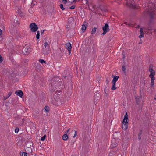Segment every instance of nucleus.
Segmentation results:
<instances>
[{
    "label": "nucleus",
    "instance_id": "nucleus-36",
    "mask_svg": "<svg viewBox=\"0 0 156 156\" xmlns=\"http://www.w3.org/2000/svg\"><path fill=\"white\" fill-rule=\"evenodd\" d=\"M45 138H46V136L44 135V136H43V137H41V140L42 141H44L45 140Z\"/></svg>",
    "mask_w": 156,
    "mask_h": 156
},
{
    "label": "nucleus",
    "instance_id": "nucleus-29",
    "mask_svg": "<svg viewBox=\"0 0 156 156\" xmlns=\"http://www.w3.org/2000/svg\"><path fill=\"white\" fill-rule=\"evenodd\" d=\"M40 37V32L39 31H38L37 33V35L36 37L37 39H39Z\"/></svg>",
    "mask_w": 156,
    "mask_h": 156
},
{
    "label": "nucleus",
    "instance_id": "nucleus-19",
    "mask_svg": "<svg viewBox=\"0 0 156 156\" xmlns=\"http://www.w3.org/2000/svg\"><path fill=\"white\" fill-rule=\"evenodd\" d=\"M154 13L153 11H151L149 12V15L151 19H152L154 18Z\"/></svg>",
    "mask_w": 156,
    "mask_h": 156
},
{
    "label": "nucleus",
    "instance_id": "nucleus-39",
    "mask_svg": "<svg viewBox=\"0 0 156 156\" xmlns=\"http://www.w3.org/2000/svg\"><path fill=\"white\" fill-rule=\"evenodd\" d=\"M103 30V33L102 34L104 35L107 32H108V30Z\"/></svg>",
    "mask_w": 156,
    "mask_h": 156
},
{
    "label": "nucleus",
    "instance_id": "nucleus-9",
    "mask_svg": "<svg viewBox=\"0 0 156 156\" xmlns=\"http://www.w3.org/2000/svg\"><path fill=\"white\" fill-rule=\"evenodd\" d=\"M15 93L18 96H19L20 97L22 98L23 95V92L21 90H18L16 91Z\"/></svg>",
    "mask_w": 156,
    "mask_h": 156
},
{
    "label": "nucleus",
    "instance_id": "nucleus-14",
    "mask_svg": "<svg viewBox=\"0 0 156 156\" xmlns=\"http://www.w3.org/2000/svg\"><path fill=\"white\" fill-rule=\"evenodd\" d=\"M87 26V23H86L85 22H84L83 23V24L82 25L81 29L85 31L86 29V27Z\"/></svg>",
    "mask_w": 156,
    "mask_h": 156
},
{
    "label": "nucleus",
    "instance_id": "nucleus-49",
    "mask_svg": "<svg viewBox=\"0 0 156 156\" xmlns=\"http://www.w3.org/2000/svg\"><path fill=\"white\" fill-rule=\"evenodd\" d=\"M2 34V30L0 29V35H1Z\"/></svg>",
    "mask_w": 156,
    "mask_h": 156
},
{
    "label": "nucleus",
    "instance_id": "nucleus-23",
    "mask_svg": "<svg viewBox=\"0 0 156 156\" xmlns=\"http://www.w3.org/2000/svg\"><path fill=\"white\" fill-rule=\"evenodd\" d=\"M74 20L73 18L72 17H70V18L68 19V23L69 24H71V23Z\"/></svg>",
    "mask_w": 156,
    "mask_h": 156
},
{
    "label": "nucleus",
    "instance_id": "nucleus-20",
    "mask_svg": "<svg viewBox=\"0 0 156 156\" xmlns=\"http://www.w3.org/2000/svg\"><path fill=\"white\" fill-rule=\"evenodd\" d=\"M28 60L27 59H23L22 62V64L23 65H25L28 62Z\"/></svg>",
    "mask_w": 156,
    "mask_h": 156
},
{
    "label": "nucleus",
    "instance_id": "nucleus-5",
    "mask_svg": "<svg viewBox=\"0 0 156 156\" xmlns=\"http://www.w3.org/2000/svg\"><path fill=\"white\" fill-rule=\"evenodd\" d=\"M128 120H125L124 122L123 120L122 128L124 130H126L128 128Z\"/></svg>",
    "mask_w": 156,
    "mask_h": 156
},
{
    "label": "nucleus",
    "instance_id": "nucleus-55",
    "mask_svg": "<svg viewBox=\"0 0 156 156\" xmlns=\"http://www.w3.org/2000/svg\"><path fill=\"white\" fill-rule=\"evenodd\" d=\"M105 94V96L106 97H108V94L107 93L106 94Z\"/></svg>",
    "mask_w": 156,
    "mask_h": 156
},
{
    "label": "nucleus",
    "instance_id": "nucleus-24",
    "mask_svg": "<svg viewBox=\"0 0 156 156\" xmlns=\"http://www.w3.org/2000/svg\"><path fill=\"white\" fill-rule=\"evenodd\" d=\"M12 94V92H9L8 95H7L6 96H4V100H6L10 96H11V94Z\"/></svg>",
    "mask_w": 156,
    "mask_h": 156
},
{
    "label": "nucleus",
    "instance_id": "nucleus-3",
    "mask_svg": "<svg viewBox=\"0 0 156 156\" xmlns=\"http://www.w3.org/2000/svg\"><path fill=\"white\" fill-rule=\"evenodd\" d=\"M150 74L149 75V77L151 79V85L152 87L154 85V80L155 79L154 76L155 75V72L154 70L150 72Z\"/></svg>",
    "mask_w": 156,
    "mask_h": 156
},
{
    "label": "nucleus",
    "instance_id": "nucleus-31",
    "mask_svg": "<svg viewBox=\"0 0 156 156\" xmlns=\"http://www.w3.org/2000/svg\"><path fill=\"white\" fill-rule=\"evenodd\" d=\"M39 61L40 62L41 64H42L44 63H46V62L43 59H42L41 58L40 59Z\"/></svg>",
    "mask_w": 156,
    "mask_h": 156
},
{
    "label": "nucleus",
    "instance_id": "nucleus-45",
    "mask_svg": "<svg viewBox=\"0 0 156 156\" xmlns=\"http://www.w3.org/2000/svg\"><path fill=\"white\" fill-rule=\"evenodd\" d=\"M144 36V34H140L139 36V38H142Z\"/></svg>",
    "mask_w": 156,
    "mask_h": 156
},
{
    "label": "nucleus",
    "instance_id": "nucleus-62",
    "mask_svg": "<svg viewBox=\"0 0 156 156\" xmlns=\"http://www.w3.org/2000/svg\"><path fill=\"white\" fill-rule=\"evenodd\" d=\"M154 99H155V100H156V98H155V97H154Z\"/></svg>",
    "mask_w": 156,
    "mask_h": 156
},
{
    "label": "nucleus",
    "instance_id": "nucleus-35",
    "mask_svg": "<svg viewBox=\"0 0 156 156\" xmlns=\"http://www.w3.org/2000/svg\"><path fill=\"white\" fill-rule=\"evenodd\" d=\"M60 7L61 8V9L62 10H63L65 9V8L63 7V5L62 4H60Z\"/></svg>",
    "mask_w": 156,
    "mask_h": 156
},
{
    "label": "nucleus",
    "instance_id": "nucleus-38",
    "mask_svg": "<svg viewBox=\"0 0 156 156\" xmlns=\"http://www.w3.org/2000/svg\"><path fill=\"white\" fill-rule=\"evenodd\" d=\"M3 60V59L0 54V63H1Z\"/></svg>",
    "mask_w": 156,
    "mask_h": 156
},
{
    "label": "nucleus",
    "instance_id": "nucleus-58",
    "mask_svg": "<svg viewBox=\"0 0 156 156\" xmlns=\"http://www.w3.org/2000/svg\"><path fill=\"white\" fill-rule=\"evenodd\" d=\"M142 85H143V86H144V83H142Z\"/></svg>",
    "mask_w": 156,
    "mask_h": 156
},
{
    "label": "nucleus",
    "instance_id": "nucleus-61",
    "mask_svg": "<svg viewBox=\"0 0 156 156\" xmlns=\"http://www.w3.org/2000/svg\"><path fill=\"white\" fill-rule=\"evenodd\" d=\"M66 76H64V78H65V79L66 78Z\"/></svg>",
    "mask_w": 156,
    "mask_h": 156
},
{
    "label": "nucleus",
    "instance_id": "nucleus-54",
    "mask_svg": "<svg viewBox=\"0 0 156 156\" xmlns=\"http://www.w3.org/2000/svg\"><path fill=\"white\" fill-rule=\"evenodd\" d=\"M140 27V26L139 25H138L136 27V28H139Z\"/></svg>",
    "mask_w": 156,
    "mask_h": 156
},
{
    "label": "nucleus",
    "instance_id": "nucleus-59",
    "mask_svg": "<svg viewBox=\"0 0 156 156\" xmlns=\"http://www.w3.org/2000/svg\"><path fill=\"white\" fill-rule=\"evenodd\" d=\"M68 26H69V23L68 24V25H67L66 27H67V28H69V27H68Z\"/></svg>",
    "mask_w": 156,
    "mask_h": 156
},
{
    "label": "nucleus",
    "instance_id": "nucleus-32",
    "mask_svg": "<svg viewBox=\"0 0 156 156\" xmlns=\"http://www.w3.org/2000/svg\"><path fill=\"white\" fill-rule=\"evenodd\" d=\"M122 70L124 73L126 72L125 71L126 70V68L125 66H124L123 65L122 66Z\"/></svg>",
    "mask_w": 156,
    "mask_h": 156
},
{
    "label": "nucleus",
    "instance_id": "nucleus-53",
    "mask_svg": "<svg viewBox=\"0 0 156 156\" xmlns=\"http://www.w3.org/2000/svg\"><path fill=\"white\" fill-rule=\"evenodd\" d=\"M126 25H129V26H130L131 25L130 24H127V23L126 22ZM124 24H126V23H124Z\"/></svg>",
    "mask_w": 156,
    "mask_h": 156
},
{
    "label": "nucleus",
    "instance_id": "nucleus-2",
    "mask_svg": "<svg viewBox=\"0 0 156 156\" xmlns=\"http://www.w3.org/2000/svg\"><path fill=\"white\" fill-rule=\"evenodd\" d=\"M31 51V48H30L29 46L26 45L23 49V52L24 54H28Z\"/></svg>",
    "mask_w": 156,
    "mask_h": 156
},
{
    "label": "nucleus",
    "instance_id": "nucleus-27",
    "mask_svg": "<svg viewBox=\"0 0 156 156\" xmlns=\"http://www.w3.org/2000/svg\"><path fill=\"white\" fill-rule=\"evenodd\" d=\"M115 151H112L110 152L108 154V156H113L115 155Z\"/></svg>",
    "mask_w": 156,
    "mask_h": 156
},
{
    "label": "nucleus",
    "instance_id": "nucleus-52",
    "mask_svg": "<svg viewBox=\"0 0 156 156\" xmlns=\"http://www.w3.org/2000/svg\"><path fill=\"white\" fill-rule=\"evenodd\" d=\"M69 129L67 131H66V132H65V133H68V132L69 131Z\"/></svg>",
    "mask_w": 156,
    "mask_h": 156
},
{
    "label": "nucleus",
    "instance_id": "nucleus-16",
    "mask_svg": "<svg viewBox=\"0 0 156 156\" xmlns=\"http://www.w3.org/2000/svg\"><path fill=\"white\" fill-rule=\"evenodd\" d=\"M102 29L108 30V31L109 30V26L107 23H106L105 26L102 27Z\"/></svg>",
    "mask_w": 156,
    "mask_h": 156
},
{
    "label": "nucleus",
    "instance_id": "nucleus-7",
    "mask_svg": "<svg viewBox=\"0 0 156 156\" xmlns=\"http://www.w3.org/2000/svg\"><path fill=\"white\" fill-rule=\"evenodd\" d=\"M42 51L44 55H47L48 54L50 51L49 48H48V47L46 48L43 47Z\"/></svg>",
    "mask_w": 156,
    "mask_h": 156
},
{
    "label": "nucleus",
    "instance_id": "nucleus-10",
    "mask_svg": "<svg viewBox=\"0 0 156 156\" xmlns=\"http://www.w3.org/2000/svg\"><path fill=\"white\" fill-rule=\"evenodd\" d=\"M25 151L28 153H31L32 152V149L31 147H25Z\"/></svg>",
    "mask_w": 156,
    "mask_h": 156
},
{
    "label": "nucleus",
    "instance_id": "nucleus-48",
    "mask_svg": "<svg viewBox=\"0 0 156 156\" xmlns=\"http://www.w3.org/2000/svg\"><path fill=\"white\" fill-rule=\"evenodd\" d=\"M106 82L107 84H108L109 83V81L108 80V79H107L106 80Z\"/></svg>",
    "mask_w": 156,
    "mask_h": 156
},
{
    "label": "nucleus",
    "instance_id": "nucleus-64",
    "mask_svg": "<svg viewBox=\"0 0 156 156\" xmlns=\"http://www.w3.org/2000/svg\"><path fill=\"white\" fill-rule=\"evenodd\" d=\"M74 1H76L77 0H73Z\"/></svg>",
    "mask_w": 156,
    "mask_h": 156
},
{
    "label": "nucleus",
    "instance_id": "nucleus-42",
    "mask_svg": "<svg viewBox=\"0 0 156 156\" xmlns=\"http://www.w3.org/2000/svg\"><path fill=\"white\" fill-rule=\"evenodd\" d=\"M140 34H144L142 30V28H140Z\"/></svg>",
    "mask_w": 156,
    "mask_h": 156
},
{
    "label": "nucleus",
    "instance_id": "nucleus-37",
    "mask_svg": "<svg viewBox=\"0 0 156 156\" xmlns=\"http://www.w3.org/2000/svg\"><path fill=\"white\" fill-rule=\"evenodd\" d=\"M19 129L18 128H16L15 130V132L16 133H17L19 131Z\"/></svg>",
    "mask_w": 156,
    "mask_h": 156
},
{
    "label": "nucleus",
    "instance_id": "nucleus-30",
    "mask_svg": "<svg viewBox=\"0 0 156 156\" xmlns=\"http://www.w3.org/2000/svg\"><path fill=\"white\" fill-rule=\"evenodd\" d=\"M44 110L45 111L48 112L49 111V108L48 106H46L44 107Z\"/></svg>",
    "mask_w": 156,
    "mask_h": 156
},
{
    "label": "nucleus",
    "instance_id": "nucleus-1",
    "mask_svg": "<svg viewBox=\"0 0 156 156\" xmlns=\"http://www.w3.org/2000/svg\"><path fill=\"white\" fill-rule=\"evenodd\" d=\"M59 77L57 76L53 78L51 80V84L52 86H58L59 85V83H60L59 82Z\"/></svg>",
    "mask_w": 156,
    "mask_h": 156
},
{
    "label": "nucleus",
    "instance_id": "nucleus-22",
    "mask_svg": "<svg viewBox=\"0 0 156 156\" xmlns=\"http://www.w3.org/2000/svg\"><path fill=\"white\" fill-rule=\"evenodd\" d=\"M123 120L124 122L125 120H129L127 115V112L124 115Z\"/></svg>",
    "mask_w": 156,
    "mask_h": 156
},
{
    "label": "nucleus",
    "instance_id": "nucleus-56",
    "mask_svg": "<svg viewBox=\"0 0 156 156\" xmlns=\"http://www.w3.org/2000/svg\"><path fill=\"white\" fill-rule=\"evenodd\" d=\"M104 92H105V94H106V93H106V91H105V89Z\"/></svg>",
    "mask_w": 156,
    "mask_h": 156
},
{
    "label": "nucleus",
    "instance_id": "nucleus-4",
    "mask_svg": "<svg viewBox=\"0 0 156 156\" xmlns=\"http://www.w3.org/2000/svg\"><path fill=\"white\" fill-rule=\"evenodd\" d=\"M29 27L30 28V31L32 32H35L38 29V27L36 24L34 23H30L29 25Z\"/></svg>",
    "mask_w": 156,
    "mask_h": 156
},
{
    "label": "nucleus",
    "instance_id": "nucleus-63",
    "mask_svg": "<svg viewBox=\"0 0 156 156\" xmlns=\"http://www.w3.org/2000/svg\"><path fill=\"white\" fill-rule=\"evenodd\" d=\"M42 68L41 67H40L39 69H40Z\"/></svg>",
    "mask_w": 156,
    "mask_h": 156
},
{
    "label": "nucleus",
    "instance_id": "nucleus-51",
    "mask_svg": "<svg viewBox=\"0 0 156 156\" xmlns=\"http://www.w3.org/2000/svg\"><path fill=\"white\" fill-rule=\"evenodd\" d=\"M44 30H41V34H43L44 32Z\"/></svg>",
    "mask_w": 156,
    "mask_h": 156
},
{
    "label": "nucleus",
    "instance_id": "nucleus-44",
    "mask_svg": "<svg viewBox=\"0 0 156 156\" xmlns=\"http://www.w3.org/2000/svg\"><path fill=\"white\" fill-rule=\"evenodd\" d=\"M75 5H73L72 6H71V7H69V8L70 9H73L75 8Z\"/></svg>",
    "mask_w": 156,
    "mask_h": 156
},
{
    "label": "nucleus",
    "instance_id": "nucleus-41",
    "mask_svg": "<svg viewBox=\"0 0 156 156\" xmlns=\"http://www.w3.org/2000/svg\"><path fill=\"white\" fill-rule=\"evenodd\" d=\"M9 58L12 62H13V60L12 58V57L11 55H10V56H9Z\"/></svg>",
    "mask_w": 156,
    "mask_h": 156
},
{
    "label": "nucleus",
    "instance_id": "nucleus-46",
    "mask_svg": "<svg viewBox=\"0 0 156 156\" xmlns=\"http://www.w3.org/2000/svg\"><path fill=\"white\" fill-rule=\"evenodd\" d=\"M62 2L64 4H66L67 3V0H62Z\"/></svg>",
    "mask_w": 156,
    "mask_h": 156
},
{
    "label": "nucleus",
    "instance_id": "nucleus-21",
    "mask_svg": "<svg viewBox=\"0 0 156 156\" xmlns=\"http://www.w3.org/2000/svg\"><path fill=\"white\" fill-rule=\"evenodd\" d=\"M94 98L95 99H98L99 98V95L98 93H97V92H95L94 94Z\"/></svg>",
    "mask_w": 156,
    "mask_h": 156
},
{
    "label": "nucleus",
    "instance_id": "nucleus-6",
    "mask_svg": "<svg viewBox=\"0 0 156 156\" xmlns=\"http://www.w3.org/2000/svg\"><path fill=\"white\" fill-rule=\"evenodd\" d=\"M111 148L115 147L118 145V142L115 139L112 140L111 141Z\"/></svg>",
    "mask_w": 156,
    "mask_h": 156
},
{
    "label": "nucleus",
    "instance_id": "nucleus-40",
    "mask_svg": "<svg viewBox=\"0 0 156 156\" xmlns=\"http://www.w3.org/2000/svg\"><path fill=\"white\" fill-rule=\"evenodd\" d=\"M74 132H75V133H74V135L73 136V138L75 137L76 136L77 134V131L75 130Z\"/></svg>",
    "mask_w": 156,
    "mask_h": 156
},
{
    "label": "nucleus",
    "instance_id": "nucleus-8",
    "mask_svg": "<svg viewBox=\"0 0 156 156\" xmlns=\"http://www.w3.org/2000/svg\"><path fill=\"white\" fill-rule=\"evenodd\" d=\"M33 145V144L31 140H29L26 142L25 147H31Z\"/></svg>",
    "mask_w": 156,
    "mask_h": 156
},
{
    "label": "nucleus",
    "instance_id": "nucleus-33",
    "mask_svg": "<svg viewBox=\"0 0 156 156\" xmlns=\"http://www.w3.org/2000/svg\"><path fill=\"white\" fill-rule=\"evenodd\" d=\"M126 4L128 5H129L130 7H132L134 8H135V6H133V4L132 3H130V4H129V3L128 2H127Z\"/></svg>",
    "mask_w": 156,
    "mask_h": 156
},
{
    "label": "nucleus",
    "instance_id": "nucleus-13",
    "mask_svg": "<svg viewBox=\"0 0 156 156\" xmlns=\"http://www.w3.org/2000/svg\"><path fill=\"white\" fill-rule=\"evenodd\" d=\"M141 97V96H135V99L136 101V102L137 105H139L140 103V98Z\"/></svg>",
    "mask_w": 156,
    "mask_h": 156
},
{
    "label": "nucleus",
    "instance_id": "nucleus-50",
    "mask_svg": "<svg viewBox=\"0 0 156 156\" xmlns=\"http://www.w3.org/2000/svg\"><path fill=\"white\" fill-rule=\"evenodd\" d=\"M68 51L69 54H70L71 53V49H68Z\"/></svg>",
    "mask_w": 156,
    "mask_h": 156
},
{
    "label": "nucleus",
    "instance_id": "nucleus-60",
    "mask_svg": "<svg viewBox=\"0 0 156 156\" xmlns=\"http://www.w3.org/2000/svg\"><path fill=\"white\" fill-rule=\"evenodd\" d=\"M86 4H87V3H88V1L87 0H86Z\"/></svg>",
    "mask_w": 156,
    "mask_h": 156
},
{
    "label": "nucleus",
    "instance_id": "nucleus-26",
    "mask_svg": "<svg viewBox=\"0 0 156 156\" xmlns=\"http://www.w3.org/2000/svg\"><path fill=\"white\" fill-rule=\"evenodd\" d=\"M142 131L140 130L139 133L138 134V138L139 140L141 139V135L142 134Z\"/></svg>",
    "mask_w": 156,
    "mask_h": 156
},
{
    "label": "nucleus",
    "instance_id": "nucleus-34",
    "mask_svg": "<svg viewBox=\"0 0 156 156\" xmlns=\"http://www.w3.org/2000/svg\"><path fill=\"white\" fill-rule=\"evenodd\" d=\"M27 152H22L21 155V156H27Z\"/></svg>",
    "mask_w": 156,
    "mask_h": 156
},
{
    "label": "nucleus",
    "instance_id": "nucleus-11",
    "mask_svg": "<svg viewBox=\"0 0 156 156\" xmlns=\"http://www.w3.org/2000/svg\"><path fill=\"white\" fill-rule=\"evenodd\" d=\"M25 136V140L26 141L30 140L31 139V136L30 135L27 134L24 135Z\"/></svg>",
    "mask_w": 156,
    "mask_h": 156
},
{
    "label": "nucleus",
    "instance_id": "nucleus-12",
    "mask_svg": "<svg viewBox=\"0 0 156 156\" xmlns=\"http://www.w3.org/2000/svg\"><path fill=\"white\" fill-rule=\"evenodd\" d=\"M112 77L113 78L112 81L113 82H116L118 80V79L119 78V76H114L113 75H112Z\"/></svg>",
    "mask_w": 156,
    "mask_h": 156
},
{
    "label": "nucleus",
    "instance_id": "nucleus-43",
    "mask_svg": "<svg viewBox=\"0 0 156 156\" xmlns=\"http://www.w3.org/2000/svg\"><path fill=\"white\" fill-rule=\"evenodd\" d=\"M153 67V65L152 64H150L149 66V69H152Z\"/></svg>",
    "mask_w": 156,
    "mask_h": 156
},
{
    "label": "nucleus",
    "instance_id": "nucleus-47",
    "mask_svg": "<svg viewBox=\"0 0 156 156\" xmlns=\"http://www.w3.org/2000/svg\"><path fill=\"white\" fill-rule=\"evenodd\" d=\"M153 70H154L153 69V68L148 69L149 71L150 72H151Z\"/></svg>",
    "mask_w": 156,
    "mask_h": 156
},
{
    "label": "nucleus",
    "instance_id": "nucleus-25",
    "mask_svg": "<svg viewBox=\"0 0 156 156\" xmlns=\"http://www.w3.org/2000/svg\"><path fill=\"white\" fill-rule=\"evenodd\" d=\"M96 29H97V28L95 27L92 29V30L91 32V34H94L95 33L96 31Z\"/></svg>",
    "mask_w": 156,
    "mask_h": 156
},
{
    "label": "nucleus",
    "instance_id": "nucleus-18",
    "mask_svg": "<svg viewBox=\"0 0 156 156\" xmlns=\"http://www.w3.org/2000/svg\"><path fill=\"white\" fill-rule=\"evenodd\" d=\"M62 139L64 141H66L68 139V136L66 134H64L62 136Z\"/></svg>",
    "mask_w": 156,
    "mask_h": 156
},
{
    "label": "nucleus",
    "instance_id": "nucleus-28",
    "mask_svg": "<svg viewBox=\"0 0 156 156\" xmlns=\"http://www.w3.org/2000/svg\"><path fill=\"white\" fill-rule=\"evenodd\" d=\"M48 47V48L49 47V45L48 44V43L47 42H45L44 44V46L43 47H44V48H46Z\"/></svg>",
    "mask_w": 156,
    "mask_h": 156
},
{
    "label": "nucleus",
    "instance_id": "nucleus-15",
    "mask_svg": "<svg viewBox=\"0 0 156 156\" xmlns=\"http://www.w3.org/2000/svg\"><path fill=\"white\" fill-rule=\"evenodd\" d=\"M112 86L111 87V89L113 90H115L117 87H115L116 82L112 81Z\"/></svg>",
    "mask_w": 156,
    "mask_h": 156
},
{
    "label": "nucleus",
    "instance_id": "nucleus-57",
    "mask_svg": "<svg viewBox=\"0 0 156 156\" xmlns=\"http://www.w3.org/2000/svg\"><path fill=\"white\" fill-rule=\"evenodd\" d=\"M123 58H125V55L124 54H123Z\"/></svg>",
    "mask_w": 156,
    "mask_h": 156
},
{
    "label": "nucleus",
    "instance_id": "nucleus-17",
    "mask_svg": "<svg viewBox=\"0 0 156 156\" xmlns=\"http://www.w3.org/2000/svg\"><path fill=\"white\" fill-rule=\"evenodd\" d=\"M65 46L66 47L67 50L71 49L72 46L70 43H68L66 44Z\"/></svg>",
    "mask_w": 156,
    "mask_h": 156
}]
</instances>
